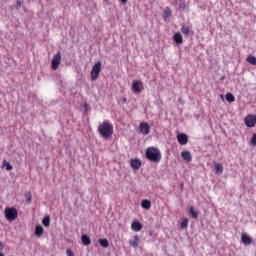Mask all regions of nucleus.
Instances as JSON below:
<instances>
[{
    "mask_svg": "<svg viewBox=\"0 0 256 256\" xmlns=\"http://www.w3.org/2000/svg\"><path fill=\"white\" fill-rule=\"evenodd\" d=\"M97 131L103 139H109L113 137V124L111 121L105 120L98 125Z\"/></svg>",
    "mask_w": 256,
    "mask_h": 256,
    "instance_id": "nucleus-1",
    "label": "nucleus"
},
{
    "mask_svg": "<svg viewBox=\"0 0 256 256\" xmlns=\"http://www.w3.org/2000/svg\"><path fill=\"white\" fill-rule=\"evenodd\" d=\"M146 159L152 163H159L161 161V150L157 147H148L145 151Z\"/></svg>",
    "mask_w": 256,
    "mask_h": 256,
    "instance_id": "nucleus-2",
    "label": "nucleus"
},
{
    "mask_svg": "<svg viewBox=\"0 0 256 256\" xmlns=\"http://www.w3.org/2000/svg\"><path fill=\"white\" fill-rule=\"evenodd\" d=\"M101 66V61H98L96 64H94L90 72L91 81H97L101 73Z\"/></svg>",
    "mask_w": 256,
    "mask_h": 256,
    "instance_id": "nucleus-3",
    "label": "nucleus"
},
{
    "mask_svg": "<svg viewBox=\"0 0 256 256\" xmlns=\"http://www.w3.org/2000/svg\"><path fill=\"white\" fill-rule=\"evenodd\" d=\"M145 89V86H143V81L141 80H134L132 82V93H135V95H140V93Z\"/></svg>",
    "mask_w": 256,
    "mask_h": 256,
    "instance_id": "nucleus-4",
    "label": "nucleus"
},
{
    "mask_svg": "<svg viewBox=\"0 0 256 256\" xmlns=\"http://www.w3.org/2000/svg\"><path fill=\"white\" fill-rule=\"evenodd\" d=\"M17 209L15 208H6L5 217L8 221H15L17 219Z\"/></svg>",
    "mask_w": 256,
    "mask_h": 256,
    "instance_id": "nucleus-5",
    "label": "nucleus"
},
{
    "mask_svg": "<svg viewBox=\"0 0 256 256\" xmlns=\"http://www.w3.org/2000/svg\"><path fill=\"white\" fill-rule=\"evenodd\" d=\"M61 65V52H57L51 61V67L53 71H57Z\"/></svg>",
    "mask_w": 256,
    "mask_h": 256,
    "instance_id": "nucleus-6",
    "label": "nucleus"
},
{
    "mask_svg": "<svg viewBox=\"0 0 256 256\" xmlns=\"http://www.w3.org/2000/svg\"><path fill=\"white\" fill-rule=\"evenodd\" d=\"M241 243H243L245 247H249V245H253V238H251L249 234L243 232L241 236Z\"/></svg>",
    "mask_w": 256,
    "mask_h": 256,
    "instance_id": "nucleus-7",
    "label": "nucleus"
},
{
    "mask_svg": "<svg viewBox=\"0 0 256 256\" xmlns=\"http://www.w3.org/2000/svg\"><path fill=\"white\" fill-rule=\"evenodd\" d=\"M139 130L142 135H149L151 128L149 127V124L147 122H141L139 124Z\"/></svg>",
    "mask_w": 256,
    "mask_h": 256,
    "instance_id": "nucleus-8",
    "label": "nucleus"
},
{
    "mask_svg": "<svg viewBox=\"0 0 256 256\" xmlns=\"http://www.w3.org/2000/svg\"><path fill=\"white\" fill-rule=\"evenodd\" d=\"M245 125L247 127H250V128L255 127V125H256V116H253V115L246 116Z\"/></svg>",
    "mask_w": 256,
    "mask_h": 256,
    "instance_id": "nucleus-9",
    "label": "nucleus"
},
{
    "mask_svg": "<svg viewBox=\"0 0 256 256\" xmlns=\"http://www.w3.org/2000/svg\"><path fill=\"white\" fill-rule=\"evenodd\" d=\"M177 141L179 145H187V143H189V136H187V134L184 133L178 134Z\"/></svg>",
    "mask_w": 256,
    "mask_h": 256,
    "instance_id": "nucleus-10",
    "label": "nucleus"
},
{
    "mask_svg": "<svg viewBox=\"0 0 256 256\" xmlns=\"http://www.w3.org/2000/svg\"><path fill=\"white\" fill-rule=\"evenodd\" d=\"M181 157L183 159V161H186V163H191V161H193V156L191 155L190 151H182L181 152Z\"/></svg>",
    "mask_w": 256,
    "mask_h": 256,
    "instance_id": "nucleus-11",
    "label": "nucleus"
},
{
    "mask_svg": "<svg viewBox=\"0 0 256 256\" xmlns=\"http://www.w3.org/2000/svg\"><path fill=\"white\" fill-rule=\"evenodd\" d=\"M130 167L135 169V171L141 169V160L140 159H131L130 160Z\"/></svg>",
    "mask_w": 256,
    "mask_h": 256,
    "instance_id": "nucleus-12",
    "label": "nucleus"
},
{
    "mask_svg": "<svg viewBox=\"0 0 256 256\" xmlns=\"http://www.w3.org/2000/svg\"><path fill=\"white\" fill-rule=\"evenodd\" d=\"M131 229H132V231L139 232V231H141V229H143V224H141V222L135 220L131 224Z\"/></svg>",
    "mask_w": 256,
    "mask_h": 256,
    "instance_id": "nucleus-13",
    "label": "nucleus"
},
{
    "mask_svg": "<svg viewBox=\"0 0 256 256\" xmlns=\"http://www.w3.org/2000/svg\"><path fill=\"white\" fill-rule=\"evenodd\" d=\"M181 33H183V35H185L186 37L189 36V35H193V31L191 29L190 26L188 25H182L181 27Z\"/></svg>",
    "mask_w": 256,
    "mask_h": 256,
    "instance_id": "nucleus-14",
    "label": "nucleus"
},
{
    "mask_svg": "<svg viewBox=\"0 0 256 256\" xmlns=\"http://www.w3.org/2000/svg\"><path fill=\"white\" fill-rule=\"evenodd\" d=\"M45 232V230L43 229V226L41 225H36L35 227V236L38 239H41V237H43V233Z\"/></svg>",
    "mask_w": 256,
    "mask_h": 256,
    "instance_id": "nucleus-15",
    "label": "nucleus"
},
{
    "mask_svg": "<svg viewBox=\"0 0 256 256\" xmlns=\"http://www.w3.org/2000/svg\"><path fill=\"white\" fill-rule=\"evenodd\" d=\"M173 39L176 43V45H183V36L181 33L177 32L174 34Z\"/></svg>",
    "mask_w": 256,
    "mask_h": 256,
    "instance_id": "nucleus-16",
    "label": "nucleus"
},
{
    "mask_svg": "<svg viewBox=\"0 0 256 256\" xmlns=\"http://www.w3.org/2000/svg\"><path fill=\"white\" fill-rule=\"evenodd\" d=\"M129 245H131V247H134V249H137V247H139V236L135 235L133 239H130Z\"/></svg>",
    "mask_w": 256,
    "mask_h": 256,
    "instance_id": "nucleus-17",
    "label": "nucleus"
},
{
    "mask_svg": "<svg viewBox=\"0 0 256 256\" xmlns=\"http://www.w3.org/2000/svg\"><path fill=\"white\" fill-rule=\"evenodd\" d=\"M214 169H215L216 175L223 174V164L219 162L214 163Z\"/></svg>",
    "mask_w": 256,
    "mask_h": 256,
    "instance_id": "nucleus-18",
    "label": "nucleus"
},
{
    "mask_svg": "<svg viewBox=\"0 0 256 256\" xmlns=\"http://www.w3.org/2000/svg\"><path fill=\"white\" fill-rule=\"evenodd\" d=\"M189 213H190V215L193 219H198L199 218V211L195 210V207L190 206Z\"/></svg>",
    "mask_w": 256,
    "mask_h": 256,
    "instance_id": "nucleus-19",
    "label": "nucleus"
},
{
    "mask_svg": "<svg viewBox=\"0 0 256 256\" xmlns=\"http://www.w3.org/2000/svg\"><path fill=\"white\" fill-rule=\"evenodd\" d=\"M141 207L142 209H146V210L151 209V200H147V199L142 200Z\"/></svg>",
    "mask_w": 256,
    "mask_h": 256,
    "instance_id": "nucleus-20",
    "label": "nucleus"
},
{
    "mask_svg": "<svg viewBox=\"0 0 256 256\" xmlns=\"http://www.w3.org/2000/svg\"><path fill=\"white\" fill-rule=\"evenodd\" d=\"M81 241H82L83 245H86V246L91 245V238H89V236H87L85 234L82 235Z\"/></svg>",
    "mask_w": 256,
    "mask_h": 256,
    "instance_id": "nucleus-21",
    "label": "nucleus"
},
{
    "mask_svg": "<svg viewBox=\"0 0 256 256\" xmlns=\"http://www.w3.org/2000/svg\"><path fill=\"white\" fill-rule=\"evenodd\" d=\"M2 167H3V169H6V171L13 170V166L11 164H9V162H7V160H3Z\"/></svg>",
    "mask_w": 256,
    "mask_h": 256,
    "instance_id": "nucleus-22",
    "label": "nucleus"
},
{
    "mask_svg": "<svg viewBox=\"0 0 256 256\" xmlns=\"http://www.w3.org/2000/svg\"><path fill=\"white\" fill-rule=\"evenodd\" d=\"M169 17H171V8L166 7L164 9V16H163L164 21H167V19H169Z\"/></svg>",
    "mask_w": 256,
    "mask_h": 256,
    "instance_id": "nucleus-23",
    "label": "nucleus"
},
{
    "mask_svg": "<svg viewBox=\"0 0 256 256\" xmlns=\"http://www.w3.org/2000/svg\"><path fill=\"white\" fill-rule=\"evenodd\" d=\"M42 224L44 225V227H49L51 225V217L50 216L44 217L42 220Z\"/></svg>",
    "mask_w": 256,
    "mask_h": 256,
    "instance_id": "nucleus-24",
    "label": "nucleus"
},
{
    "mask_svg": "<svg viewBox=\"0 0 256 256\" xmlns=\"http://www.w3.org/2000/svg\"><path fill=\"white\" fill-rule=\"evenodd\" d=\"M225 97H226V101H228V103H234L235 96L232 93H227Z\"/></svg>",
    "mask_w": 256,
    "mask_h": 256,
    "instance_id": "nucleus-25",
    "label": "nucleus"
},
{
    "mask_svg": "<svg viewBox=\"0 0 256 256\" xmlns=\"http://www.w3.org/2000/svg\"><path fill=\"white\" fill-rule=\"evenodd\" d=\"M246 61H247L248 63H250V65H256V57H255V56L249 55V56L246 58Z\"/></svg>",
    "mask_w": 256,
    "mask_h": 256,
    "instance_id": "nucleus-26",
    "label": "nucleus"
},
{
    "mask_svg": "<svg viewBox=\"0 0 256 256\" xmlns=\"http://www.w3.org/2000/svg\"><path fill=\"white\" fill-rule=\"evenodd\" d=\"M189 227V219L184 218L181 222V229H187Z\"/></svg>",
    "mask_w": 256,
    "mask_h": 256,
    "instance_id": "nucleus-27",
    "label": "nucleus"
},
{
    "mask_svg": "<svg viewBox=\"0 0 256 256\" xmlns=\"http://www.w3.org/2000/svg\"><path fill=\"white\" fill-rule=\"evenodd\" d=\"M98 242L100 243L101 247H104V248L109 247V240L107 239H100L98 240Z\"/></svg>",
    "mask_w": 256,
    "mask_h": 256,
    "instance_id": "nucleus-28",
    "label": "nucleus"
},
{
    "mask_svg": "<svg viewBox=\"0 0 256 256\" xmlns=\"http://www.w3.org/2000/svg\"><path fill=\"white\" fill-rule=\"evenodd\" d=\"M250 143L253 145V147H256V134H253Z\"/></svg>",
    "mask_w": 256,
    "mask_h": 256,
    "instance_id": "nucleus-29",
    "label": "nucleus"
},
{
    "mask_svg": "<svg viewBox=\"0 0 256 256\" xmlns=\"http://www.w3.org/2000/svg\"><path fill=\"white\" fill-rule=\"evenodd\" d=\"M66 255H67V256H75V253H73V250L67 249V250H66Z\"/></svg>",
    "mask_w": 256,
    "mask_h": 256,
    "instance_id": "nucleus-30",
    "label": "nucleus"
},
{
    "mask_svg": "<svg viewBox=\"0 0 256 256\" xmlns=\"http://www.w3.org/2000/svg\"><path fill=\"white\" fill-rule=\"evenodd\" d=\"M15 7L16 9H19L21 7V0H17Z\"/></svg>",
    "mask_w": 256,
    "mask_h": 256,
    "instance_id": "nucleus-31",
    "label": "nucleus"
},
{
    "mask_svg": "<svg viewBox=\"0 0 256 256\" xmlns=\"http://www.w3.org/2000/svg\"><path fill=\"white\" fill-rule=\"evenodd\" d=\"M26 201H27V203H31V193H29Z\"/></svg>",
    "mask_w": 256,
    "mask_h": 256,
    "instance_id": "nucleus-32",
    "label": "nucleus"
},
{
    "mask_svg": "<svg viewBox=\"0 0 256 256\" xmlns=\"http://www.w3.org/2000/svg\"><path fill=\"white\" fill-rule=\"evenodd\" d=\"M5 245H3V242H0V251H3Z\"/></svg>",
    "mask_w": 256,
    "mask_h": 256,
    "instance_id": "nucleus-33",
    "label": "nucleus"
},
{
    "mask_svg": "<svg viewBox=\"0 0 256 256\" xmlns=\"http://www.w3.org/2000/svg\"><path fill=\"white\" fill-rule=\"evenodd\" d=\"M121 1V3H123V5H125V3H127V0H119Z\"/></svg>",
    "mask_w": 256,
    "mask_h": 256,
    "instance_id": "nucleus-34",
    "label": "nucleus"
},
{
    "mask_svg": "<svg viewBox=\"0 0 256 256\" xmlns=\"http://www.w3.org/2000/svg\"><path fill=\"white\" fill-rule=\"evenodd\" d=\"M123 103H127V98H123Z\"/></svg>",
    "mask_w": 256,
    "mask_h": 256,
    "instance_id": "nucleus-35",
    "label": "nucleus"
},
{
    "mask_svg": "<svg viewBox=\"0 0 256 256\" xmlns=\"http://www.w3.org/2000/svg\"><path fill=\"white\" fill-rule=\"evenodd\" d=\"M181 189H183V183L181 184Z\"/></svg>",
    "mask_w": 256,
    "mask_h": 256,
    "instance_id": "nucleus-36",
    "label": "nucleus"
}]
</instances>
